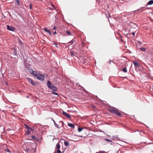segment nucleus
Segmentation results:
<instances>
[{
    "instance_id": "7ed1b4c3",
    "label": "nucleus",
    "mask_w": 153,
    "mask_h": 153,
    "mask_svg": "<svg viewBox=\"0 0 153 153\" xmlns=\"http://www.w3.org/2000/svg\"><path fill=\"white\" fill-rule=\"evenodd\" d=\"M36 77L39 80L41 81H43L44 80V74H41L39 73V74L37 75V76Z\"/></svg>"
},
{
    "instance_id": "a878e982",
    "label": "nucleus",
    "mask_w": 153,
    "mask_h": 153,
    "mask_svg": "<svg viewBox=\"0 0 153 153\" xmlns=\"http://www.w3.org/2000/svg\"><path fill=\"white\" fill-rule=\"evenodd\" d=\"M93 14V11L92 10H91L90 11H89L88 13V14L89 16H90V15H92Z\"/></svg>"
},
{
    "instance_id": "a19ab883",
    "label": "nucleus",
    "mask_w": 153,
    "mask_h": 153,
    "mask_svg": "<svg viewBox=\"0 0 153 153\" xmlns=\"http://www.w3.org/2000/svg\"><path fill=\"white\" fill-rule=\"evenodd\" d=\"M16 52L15 51V53H14V55H16Z\"/></svg>"
},
{
    "instance_id": "cd10ccee",
    "label": "nucleus",
    "mask_w": 153,
    "mask_h": 153,
    "mask_svg": "<svg viewBox=\"0 0 153 153\" xmlns=\"http://www.w3.org/2000/svg\"><path fill=\"white\" fill-rule=\"evenodd\" d=\"M16 2L18 5H20V3L19 1V0H16Z\"/></svg>"
},
{
    "instance_id": "dca6fc26",
    "label": "nucleus",
    "mask_w": 153,
    "mask_h": 153,
    "mask_svg": "<svg viewBox=\"0 0 153 153\" xmlns=\"http://www.w3.org/2000/svg\"><path fill=\"white\" fill-rule=\"evenodd\" d=\"M52 120H53L54 124L55 126V127L57 128H59V126L54 121V120L53 119H52Z\"/></svg>"
},
{
    "instance_id": "de8ad7c7",
    "label": "nucleus",
    "mask_w": 153,
    "mask_h": 153,
    "mask_svg": "<svg viewBox=\"0 0 153 153\" xmlns=\"http://www.w3.org/2000/svg\"><path fill=\"white\" fill-rule=\"evenodd\" d=\"M109 17H111V16H110V15H109Z\"/></svg>"
},
{
    "instance_id": "c03bdc74",
    "label": "nucleus",
    "mask_w": 153,
    "mask_h": 153,
    "mask_svg": "<svg viewBox=\"0 0 153 153\" xmlns=\"http://www.w3.org/2000/svg\"><path fill=\"white\" fill-rule=\"evenodd\" d=\"M72 112H76V111H72Z\"/></svg>"
},
{
    "instance_id": "423d86ee",
    "label": "nucleus",
    "mask_w": 153,
    "mask_h": 153,
    "mask_svg": "<svg viewBox=\"0 0 153 153\" xmlns=\"http://www.w3.org/2000/svg\"><path fill=\"white\" fill-rule=\"evenodd\" d=\"M133 63L134 64L135 66L138 68H139L140 67V64L138 62L136 61H133Z\"/></svg>"
},
{
    "instance_id": "a211bd4d",
    "label": "nucleus",
    "mask_w": 153,
    "mask_h": 153,
    "mask_svg": "<svg viewBox=\"0 0 153 153\" xmlns=\"http://www.w3.org/2000/svg\"><path fill=\"white\" fill-rule=\"evenodd\" d=\"M122 71L124 73H126L127 72L126 68H124L122 69Z\"/></svg>"
},
{
    "instance_id": "9d476101",
    "label": "nucleus",
    "mask_w": 153,
    "mask_h": 153,
    "mask_svg": "<svg viewBox=\"0 0 153 153\" xmlns=\"http://www.w3.org/2000/svg\"><path fill=\"white\" fill-rule=\"evenodd\" d=\"M31 137L32 139H34L36 141H39V139L38 138L35 137L33 135L31 136Z\"/></svg>"
},
{
    "instance_id": "f704fd0d",
    "label": "nucleus",
    "mask_w": 153,
    "mask_h": 153,
    "mask_svg": "<svg viewBox=\"0 0 153 153\" xmlns=\"http://www.w3.org/2000/svg\"><path fill=\"white\" fill-rule=\"evenodd\" d=\"M29 7H30V9H32L31 4H29Z\"/></svg>"
},
{
    "instance_id": "f3484780",
    "label": "nucleus",
    "mask_w": 153,
    "mask_h": 153,
    "mask_svg": "<svg viewBox=\"0 0 153 153\" xmlns=\"http://www.w3.org/2000/svg\"><path fill=\"white\" fill-rule=\"evenodd\" d=\"M75 42L74 39H73L72 40L68 42V43H70L71 44H73L74 42Z\"/></svg>"
},
{
    "instance_id": "79ce46f5",
    "label": "nucleus",
    "mask_w": 153,
    "mask_h": 153,
    "mask_svg": "<svg viewBox=\"0 0 153 153\" xmlns=\"http://www.w3.org/2000/svg\"><path fill=\"white\" fill-rule=\"evenodd\" d=\"M93 107L94 108H95L96 107L95 106H93Z\"/></svg>"
},
{
    "instance_id": "49530a36",
    "label": "nucleus",
    "mask_w": 153,
    "mask_h": 153,
    "mask_svg": "<svg viewBox=\"0 0 153 153\" xmlns=\"http://www.w3.org/2000/svg\"><path fill=\"white\" fill-rule=\"evenodd\" d=\"M62 44H64V45H65V43H62Z\"/></svg>"
},
{
    "instance_id": "8fccbe9b",
    "label": "nucleus",
    "mask_w": 153,
    "mask_h": 153,
    "mask_svg": "<svg viewBox=\"0 0 153 153\" xmlns=\"http://www.w3.org/2000/svg\"><path fill=\"white\" fill-rule=\"evenodd\" d=\"M41 0V1H42V0Z\"/></svg>"
},
{
    "instance_id": "7c9ffc66",
    "label": "nucleus",
    "mask_w": 153,
    "mask_h": 153,
    "mask_svg": "<svg viewBox=\"0 0 153 153\" xmlns=\"http://www.w3.org/2000/svg\"><path fill=\"white\" fill-rule=\"evenodd\" d=\"M5 150L7 152H10V151L9 150V149L8 148L5 149Z\"/></svg>"
},
{
    "instance_id": "2f4dec72",
    "label": "nucleus",
    "mask_w": 153,
    "mask_h": 153,
    "mask_svg": "<svg viewBox=\"0 0 153 153\" xmlns=\"http://www.w3.org/2000/svg\"><path fill=\"white\" fill-rule=\"evenodd\" d=\"M26 151L27 152H30V149H29L26 148Z\"/></svg>"
},
{
    "instance_id": "09e8293b",
    "label": "nucleus",
    "mask_w": 153,
    "mask_h": 153,
    "mask_svg": "<svg viewBox=\"0 0 153 153\" xmlns=\"http://www.w3.org/2000/svg\"><path fill=\"white\" fill-rule=\"evenodd\" d=\"M111 145H112V143H111Z\"/></svg>"
},
{
    "instance_id": "39448f33",
    "label": "nucleus",
    "mask_w": 153,
    "mask_h": 153,
    "mask_svg": "<svg viewBox=\"0 0 153 153\" xmlns=\"http://www.w3.org/2000/svg\"><path fill=\"white\" fill-rule=\"evenodd\" d=\"M47 84L48 87L50 89L54 85L49 81H47Z\"/></svg>"
},
{
    "instance_id": "4468645a",
    "label": "nucleus",
    "mask_w": 153,
    "mask_h": 153,
    "mask_svg": "<svg viewBox=\"0 0 153 153\" xmlns=\"http://www.w3.org/2000/svg\"><path fill=\"white\" fill-rule=\"evenodd\" d=\"M153 4V0H150L147 3L146 5H152Z\"/></svg>"
},
{
    "instance_id": "2eb2a0df",
    "label": "nucleus",
    "mask_w": 153,
    "mask_h": 153,
    "mask_svg": "<svg viewBox=\"0 0 153 153\" xmlns=\"http://www.w3.org/2000/svg\"><path fill=\"white\" fill-rule=\"evenodd\" d=\"M56 147L58 150L60 148V146L59 145V143H57L56 146Z\"/></svg>"
},
{
    "instance_id": "4be33fe9",
    "label": "nucleus",
    "mask_w": 153,
    "mask_h": 153,
    "mask_svg": "<svg viewBox=\"0 0 153 153\" xmlns=\"http://www.w3.org/2000/svg\"><path fill=\"white\" fill-rule=\"evenodd\" d=\"M105 140L106 141H107L108 142H112V141L110 140V139H107V138H105Z\"/></svg>"
},
{
    "instance_id": "6ab92c4d",
    "label": "nucleus",
    "mask_w": 153,
    "mask_h": 153,
    "mask_svg": "<svg viewBox=\"0 0 153 153\" xmlns=\"http://www.w3.org/2000/svg\"><path fill=\"white\" fill-rule=\"evenodd\" d=\"M28 71L31 74L34 71L32 69L30 68L28 69Z\"/></svg>"
},
{
    "instance_id": "c85d7f7f",
    "label": "nucleus",
    "mask_w": 153,
    "mask_h": 153,
    "mask_svg": "<svg viewBox=\"0 0 153 153\" xmlns=\"http://www.w3.org/2000/svg\"><path fill=\"white\" fill-rule=\"evenodd\" d=\"M96 153H105V152L104 151H100L99 152H97Z\"/></svg>"
},
{
    "instance_id": "f03ea898",
    "label": "nucleus",
    "mask_w": 153,
    "mask_h": 153,
    "mask_svg": "<svg viewBox=\"0 0 153 153\" xmlns=\"http://www.w3.org/2000/svg\"><path fill=\"white\" fill-rule=\"evenodd\" d=\"M26 79L33 86H36L39 84L37 82H33V80L30 78L27 77Z\"/></svg>"
},
{
    "instance_id": "b1692460",
    "label": "nucleus",
    "mask_w": 153,
    "mask_h": 153,
    "mask_svg": "<svg viewBox=\"0 0 153 153\" xmlns=\"http://www.w3.org/2000/svg\"><path fill=\"white\" fill-rule=\"evenodd\" d=\"M55 91H52V93L53 94L58 95V94L57 93L55 92Z\"/></svg>"
},
{
    "instance_id": "bb28decb",
    "label": "nucleus",
    "mask_w": 153,
    "mask_h": 153,
    "mask_svg": "<svg viewBox=\"0 0 153 153\" xmlns=\"http://www.w3.org/2000/svg\"><path fill=\"white\" fill-rule=\"evenodd\" d=\"M83 128H78V131L79 132H81L83 129Z\"/></svg>"
},
{
    "instance_id": "f8f14e48",
    "label": "nucleus",
    "mask_w": 153,
    "mask_h": 153,
    "mask_svg": "<svg viewBox=\"0 0 153 153\" xmlns=\"http://www.w3.org/2000/svg\"><path fill=\"white\" fill-rule=\"evenodd\" d=\"M39 74V73H38V72L34 71L32 74L36 77L37 76V75Z\"/></svg>"
},
{
    "instance_id": "412c9836",
    "label": "nucleus",
    "mask_w": 153,
    "mask_h": 153,
    "mask_svg": "<svg viewBox=\"0 0 153 153\" xmlns=\"http://www.w3.org/2000/svg\"><path fill=\"white\" fill-rule=\"evenodd\" d=\"M140 50L142 51H145L146 50V48L143 47H141L140 48Z\"/></svg>"
},
{
    "instance_id": "aec40b11",
    "label": "nucleus",
    "mask_w": 153,
    "mask_h": 153,
    "mask_svg": "<svg viewBox=\"0 0 153 153\" xmlns=\"http://www.w3.org/2000/svg\"><path fill=\"white\" fill-rule=\"evenodd\" d=\"M64 144L65 146H68L69 145V143L68 141H65Z\"/></svg>"
},
{
    "instance_id": "37998d69",
    "label": "nucleus",
    "mask_w": 153,
    "mask_h": 153,
    "mask_svg": "<svg viewBox=\"0 0 153 153\" xmlns=\"http://www.w3.org/2000/svg\"><path fill=\"white\" fill-rule=\"evenodd\" d=\"M143 11V10H140V12L142 11Z\"/></svg>"
},
{
    "instance_id": "393cba45",
    "label": "nucleus",
    "mask_w": 153,
    "mask_h": 153,
    "mask_svg": "<svg viewBox=\"0 0 153 153\" xmlns=\"http://www.w3.org/2000/svg\"><path fill=\"white\" fill-rule=\"evenodd\" d=\"M66 33L68 34V35L70 36L71 35V32L68 30H66Z\"/></svg>"
},
{
    "instance_id": "4c0bfd02",
    "label": "nucleus",
    "mask_w": 153,
    "mask_h": 153,
    "mask_svg": "<svg viewBox=\"0 0 153 153\" xmlns=\"http://www.w3.org/2000/svg\"><path fill=\"white\" fill-rule=\"evenodd\" d=\"M132 34H133V36H134V35H135V33H134V32H132Z\"/></svg>"
},
{
    "instance_id": "ea45409f",
    "label": "nucleus",
    "mask_w": 153,
    "mask_h": 153,
    "mask_svg": "<svg viewBox=\"0 0 153 153\" xmlns=\"http://www.w3.org/2000/svg\"><path fill=\"white\" fill-rule=\"evenodd\" d=\"M55 46L56 47H58V46H57V44L56 43V44H55Z\"/></svg>"
},
{
    "instance_id": "c9c22d12",
    "label": "nucleus",
    "mask_w": 153,
    "mask_h": 153,
    "mask_svg": "<svg viewBox=\"0 0 153 153\" xmlns=\"http://www.w3.org/2000/svg\"><path fill=\"white\" fill-rule=\"evenodd\" d=\"M56 26H54L53 28V30H55L56 29Z\"/></svg>"
},
{
    "instance_id": "9b49d317",
    "label": "nucleus",
    "mask_w": 153,
    "mask_h": 153,
    "mask_svg": "<svg viewBox=\"0 0 153 153\" xmlns=\"http://www.w3.org/2000/svg\"><path fill=\"white\" fill-rule=\"evenodd\" d=\"M50 90H52V91H56L57 90V88L56 87L53 85V86L51 88Z\"/></svg>"
},
{
    "instance_id": "1a4fd4ad",
    "label": "nucleus",
    "mask_w": 153,
    "mask_h": 153,
    "mask_svg": "<svg viewBox=\"0 0 153 153\" xmlns=\"http://www.w3.org/2000/svg\"><path fill=\"white\" fill-rule=\"evenodd\" d=\"M43 29L45 31L49 33L51 36V31L50 30H48L47 27H45Z\"/></svg>"
},
{
    "instance_id": "58836bf2",
    "label": "nucleus",
    "mask_w": 153,
    "mask_h": 153,
    "mask_svg": "<svg viewBox=\"0 0 153 153\" xmlns=\"http://www.w3.org/2000/svg\"><path fill=\"white\" fill-rule=\"evenodd\" d=\"M111 62H112L110 60L109 61V64H111Z\"/></svg>"
},
{
    "instance_id": "20e7f679",
    "label": "nucleus",
    "mask_w": 153,
    "mask_h": 153,
    "mask_svg": "<svg viewBox=\"0 0 153 153\" xmlns=\"http://www.w3.org/2000/svg\"><path fill=\"white\" fill-rule=\"evenodd\" d=\"M7 29L9 30L14 31L16 30L15 28L12 26L7 25Z\"/></svg>"
},
{
    "instance_id": "ddd939ff",
    "label": "nucleus",
    "mask_w": 153,
    "mask_h": 153,
    "mask_svg": "<svg viewBox=\"0 0 153 153\" xmlns=\"http://www.w3.org/2000/svg\"><path fill=\"white\" fill-rule=\"evenodd\" d=\"M68 126H69V127H70L71 128H74L75 126H74V124H73L68 123Z\"/></svg>"
},
{
    "instance_id": "f257e3e1",
    "label": "nucleus",
    "mask_w": 153,
    "mask_h": 153,
    "mask_svg": "<svg viewBox=\"0 0 153 153\" xmlns=\"http://www.w3.org/2000/svg\"><path fill=\"white\" fill-rule=\"evenodd\" d=\"M108 110L111 113L117 115L119 117H123L122 114L120 112L118 109L115 107H112L111 108H108Z\"/></svg>"
},
{
    "instance_id": "72a5a7b5",
    "label": "nucleus",
    "mask_w": 153,
    "mask_h": 153,
    "mask_svg": "<svg viewBox=\"0 0 153 153\" xmlns=\"http://www.w3.org/2000/svg\"><path fill=\"white\" fill-rule=\"evenodd\" d=\"M82 47H85V44L83 42H82Z\"/></svg>"
},
{
    "instance_id": "0eeeda50",
    "label": "nucleus",
    "mask_w": 153,
    "mask_h": 153,
    "mask_svg": "<svg viewBox=\"0 0 153 153\" xmlns=\"http://www.w3.org/2000/svg\"><path fill=\"white\" fill-rule=\"evenodd\" d=\"M24 126H25V128L28 130L29 129L32 131H33L34 130V127H30L26 124L24 125Z\"/></svg>"
},
{
    "instance_id": "5701e85b",
    "label": "nucleus",
    "mask_w": 153,
    "mask_h": 153,
    "mask_svg": "<svg viewBox=\"0 0 153 153\" xmlns=\"http://www.w3.org/2000/svg\"><path fill=\"white\" fill-rule=\"evenodd\" d=\"M30 134V131L28 129H27V131L25 133L26 135H29V134Z\"/></svg>"
},
{
    "instance_id": "c756f323",
    "label": "nucleus",
    "mask_w": 153,
    "mask_h": 153,
    "mask_svg": "<svg viewBox=\"0 0 153 153\" xmlns=\"http://www.w3.org/2000/svg\"><path fill=\"white\" fill-rule=\"evenodd\" d=\"M71 55L73 56L74 55V54L73 51H71L70 52Z\"/></svg>"
},
{
    "instance_id": "473e14b6",
    "label": "nucleus",
    "mask_w": 153,
    "mask_h": 153,
    "mask_svg": "<svg viewBox=\"0 0 153 153\" xmlns=\"http://www.w3.org/2000/svg\"><path fill=\"white\" fill-rule=\"evenodd\" d=\"M56 153H61V151L59 149H58L56 152Z\"/></svg>"
},
{
    "instance_id": "a18cd8bd",
    "label": "nucleus",
    "mask_w": 153,
    "mask_h": 153,
    "mask_svg": "<svg viewBox=\"0 0 153 153\" xmlns=\"http://www.w3.org/2000/svg\"><path fill=\"white\" fill-rule=\"evenodd\" d=\"M35 152V151H33V152Z\"/></svg>"
},
{
    "instance_id": "6e6552de",
    "label": "nucleus",
    "mask_w": 153,
    "mask_h": 153,
    "mask_svg": "<svg viewBox=\"0 0 153 153\" xmlns=\"http://www.w3.org/2000/svg\"><path fill=\"white\" fill-rule=\"evenodd\" d=\"M62 114H63V115L64 116H65V117H67L68 118H70L71 117L70 114H68L67 113H66L64 111H63Z\"/></svg>"
},
{
    "instance_id": "e433bc0d",
    "label": "nucleus",
    "mask_w": 153,
    "mask_h": 153,
    "mask_svg": "<svg viewBox=\"0 0 153 153\" xmlns=\"http://www.w3.org/2000/svg\"><path fill=\"white\" fill-rule=\"evenodd\" d=\"M53 33L54 35H55L56 34V31H55L54 32H53Z\"/></svg>"
}]
</instances>
